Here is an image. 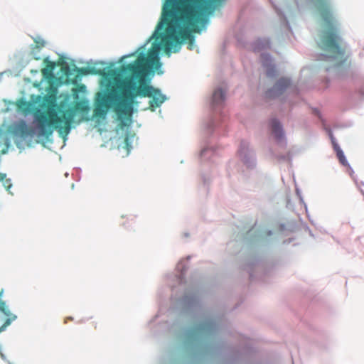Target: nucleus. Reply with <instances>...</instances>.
Wrapping results in <instances>:
<instances>
[{"label": "nucleus", "instance_id": "f257e3e1", "mask_svg": "<svg viewBox=\"0 0 364 364\" xmlns=\"http://www.w3.org/2000/svg\"><path fill=\"white\" fill-rule=\"evenodd\" d=\"M318 10L323 21L324 31L321 41V49L330 53L329 56L323 55L326 58H331L340 65L344 63L346 57V46L343 43L332 15L331 9L328 0H312Z\"/></svg>", "mask_w": 364, "mask_h": 364}, {"label": "nucleus", "instance_id": "f03ea898", "mask_svg": "<svg viewBox=\"0 0 364 364\" xmlns=\"http://www.w3.org/2000/svg\"><path fill=\"white\" fill-rule=\"evenodd\" d=\"M35 121L37 122L39 134L48 137L54 129H57L60 134L67 135L71 128V124L75 117V111L68 109L62 111L58 115L55 105H49L46 110L37 109L33 114Z\"/></svg>", "mask_w": 364, "mask_h": 364}, {"label": "nucleus", "instance_id": "7ed1b4c3", "mask_svg": "<svg viewBox=\"0 0 364 364\" xmlns=\"http://www.w3.org/2000/svg\"><path fill=\"white\" fill-rule=\"evenodd\" d=\"M290 85V80L287 78H281L277 81L273 89L269 90L267 95L269 97L281 94Z\"/></svg>", "mask_w": 364, "mask_h": 364}, {"label": "nucleus", "instance_id": "20e7f679", "mask_svg": "<svg viewBox=\"0 0 364 364\" xmlns=\"http://www.w3.org/2000/svg\"><path fill=\"white\" fill-rule=\"evenodd\" d=\"M272 132L274 135L277 140L280 141L284 137V133L280 123L276 120L272 119L271 122Z\"/></svg>", "mask_w": 364, "mask_h": 364}, {"label": "nucleus", "instance_id": "39448f33", "mask_svg": "<svg viewBox=\"0 0 364 364\" xmlns=\"http://www.w3.org/2000/svg\"><path fill=\"white\" fill-rule=\"evenodd\" d=\"M262 60L264 66L267 68V75L269 77H273L275 74V69L274 66H271L268 63V61H271V58L269 55H262Z\"/></svg>", "mask_w": 364, "mask_h": 364}, {"label": "nucleus", "instance_id": "423d86ee", "mask_svg": "<svg viewBox=\"0 0 364 364\" xmlns=\"http://www.w3.org/2000/svg\"><path fill=\"white\" fill-rule=\"evenodd\" d=\"M44 61L46 63V67L42 69V74L45 77L51 76L55 67V63L49 61L48 58H45Z\"/></svg>", "mask_w": 364, "mask_h": 364}, {"label": "nucleus", "instance_id": "0eeeda50", "mask_svg": "<svg viewBox=\"0 0 364 364\" xmlns=\"http://www.w3.org/2000/svg\"><path fill=\"white\" fill-rule=\"evenodd\" d=\"M225 93L222 89H217L213 94V102L219 105L225 100Z\"/></svg>", "mask_w": 364, "mask_h": 364}, {"label": "nucleus", "instance_id": "6e6552de", "mask_svg": "<svg viewBox=\"0 0 364 364\" xmlns=\"http://www.w3.org/2000/svg\"><path fill=\"white\" fill-rule=\"evenodd\" d=\"M334 149L336 151L337 157L341 164L343 166H348V161L345 157L343 151L340 149L338 144H333Z\"/></svg>", "mask_w": 364, "mask_h": 364}, {"label": "nucleus", "instance_id": "1a4fd4ad", "mask_svg": "<svg viewBox=\"0 0 364 364\" xmlns=\"http://www.w3.org/2000/svg\"><path fill=\"white\" fill-rule=\"evenodd\" d=\"M35 43L36 45L32 48L31 55L35 60H38L41 59V57L35 55L36 50H38V51H40V50L45 46V42L43 41H35Z\"/></svg>", "mask_w": 364, "mask_h": 364}, {"label": "nucleus", "instance_id": "9d476101", "mask_svg": "<svg viewBox=\"0 0 364 364\" xmlns=\"http://www.w3.org/2000/svg\"><path fill=\"white\" fill-rule=\"evenodd\" d=\"M77 71L79 74H80L82 75H86L88 74H100V75L102 74L100 71L96 70H95V68H77Z\"/></svg>", "mask_w": 364, "mask_h": 364}, {"label": "nucleus", "instance_id": "9b49d317", "mask_svg": "<svg viewBox=\"0 0 364 364\" xmlns=\"http://www.w3.org/2000/svg\"><path fill=\"white\" fill-rule=\"evenodd\" d=\"M261 48L269 47V41L267 40H259L255 43V50H259Z\"/></svg>", "mask_w": 364, "mask_h": 364}, {"label": "nucleus", "instance_id": "f8f14e48", "mask_svg": "<svg viewBox=\"0 0 364 364\" xmlns=\"http://www.w3.org/2000/svg\"><path fill=\"white\" fill-rule=\"evenodd\" d=\"M75 109H80L82 112L87 111L88 109V107L86 105H81L80 103L77 104L75 106Z\"/></svg>", "mask_w": 364, "mask_h": 364}, {"label": "nucleus", "instance_id": "ddd939ff", "mask_svg": "<svg viewBox=\"0 0 364 364\" xmlns=\"http://www.w3.org/2000/svg\"><path fill=\"white\" fill-rule=\"evenodd\" d=\"M110 72H111V75H115L117 74V73H116V71H115V70H111Z\"/></svg>", "mask_w": 364, "mask_h": 364}, {"label": "nucleus", "instance_id": "4468645a", "mask_svg": "<svg viewBox=\"0 0 364 364\" xmlns=\"http://www.w3.org/2000/svg\"><path fill=\"white\" fill-rule=\"evenodd\" d=\"M39 52L40 51H38V50H36V56H39Z\"/></svg>", "mask_w": 364, "mask_h": 364}]
</instances>
